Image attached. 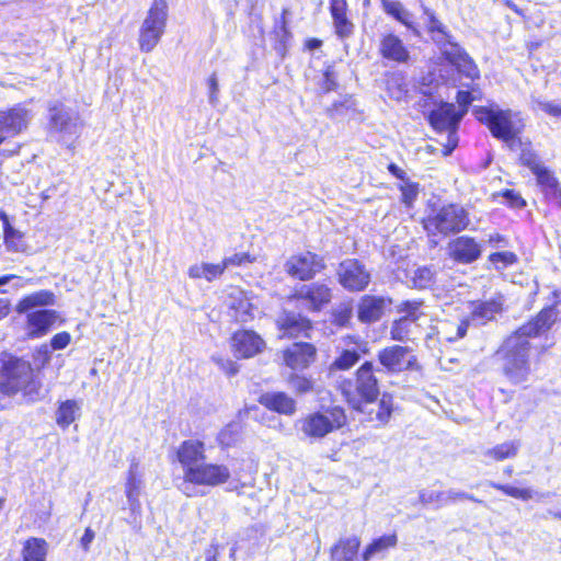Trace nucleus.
Wrapping results in <instances>:
<instances>
[{
	"label": "nucleus",
	"instance_id": "6ab92c4d",
	"mask_svg": "<svg viewBox=\"0 0 561 561\" xmlns=\"http://www.w3.org/2000/svg\"><path fill=\"white\" fill-rule=\"evenodd\" d=\"M558 319V311L554 307H549L539 312V314L525 325L520 327L514 334L522 339L538 336L547 332Z\"/></svg>",
	"mask_w": 561,
	"mask_h": 561
},
{
	"label": "nucleus",
	"instance_id": "c756f323",
	"mask_svg": "<svg viewBox=\"0 0 561 561\" xmlns=\"http://www.w3.org/2000/svg\"><path fill=\"white\" fill-rule=\"evenodd\" d=\"M260 403L280 414L291 415L296 411V402L284 392H270L262 394Z\"/></svg>",
	"mask_w": 561,
	"mask_h": 561
},
{
	"label": "nucleus",
	"instance_id": "5fc2aeb1",
	"mask_svg": "<svg viewBox=\"0 0 561 561\" xmlns=\"http://www.w3.org/2000/svg\"><path fill=\"white\" fill-rule=\"evenodd\" d=\"M50 359L51 353L46 344L38 346L33 354V360L37 369L44 368Z\"/></svg>",
	"mask_w": 561,
	"mask_h": 561
},
{
	"label": "nucleus",
	"instance_id": "c03bdc74",
	"mask_svg": "<svg viewBox=\"0 0 561 561\" xmlns=\"http://www.w3.org/2000/svg\"><path fill=\"white\" fill-rule=\"evenodd\" d=\"M4 243L9 251L12 252H24L26 244L23 240V233L15 228H8V231L3 232Z\"/></svg>",
	"mask_w": 561,
	"mask_h": 561
},
{
	"label": "nucleus",
	"instance_id": "69168bd1",
	"mask_svg": "<svg viewBox=\"0 0 561 561\" xmlns=\"http://www.w3.org/2000/svg\"><path fill=\"white\" fill-rule=\"evenodd\" d=\"M12 280H14L13 288H15V289L23 288L25 286V284L28 283V280H24L20 276H16L14 274H8V275L0 276V286H4Z\"/></svg>",
	"mask_w": 561,
	"mask_h": 561
},
{
	"label": "nucleus",
	"instance_id": "37998d69",
	"mask_svg": "<svg viewBox=\"0 0 561 561\" xmlns=\"http://www.w3.org/2000/svg\"><path fill=\"white\" fill-rule=\"evenodd\" d=\"M419 500L423 505H432L435 508L443 507L446 504L445 491L434 489H423L419 493Z\"/></svg>",
	"mask_w": 561,
	"mask_h": 561
},
{
	"label": "nucleus",
	"instance_id": "f3484780",
	"mask_svg": "<svg viewBox=\"0 0 561 561\" xmlns=\"http://www.w3.org/2000/svg\"><path fill=\"white\" fill-rule=\"evenodd\" d=\"M264 347L265 342L253 331H238L232 336V350L239 357H253L261 353Z\"/></svg>",
	"mask_w": 561,
	"mask_h": 561
},
{
	"label": "nucleus",
	"instance_id": "e433bc0d",
	"mask_svg": "<svg viewBox=\"0 0 561 561\" xmlns=\"http://www.w3.org/2000/svg\"><path fill=\"white\" fill-rule=\"evenodd\" d=\"M47 554V542L44 539L31 538L26 540L23 548L24 561H45Z\"/></svg>",
	"mask_w": 561,
	"mask_h": 561
},
{
	"label": "nucleus",
	"instance_id": "a19ab883",
	"mask_svg": "<svg viewBox=\"0 0 561 561\" xmlns=\"http://www.w3.org/2000/svg\"><path fill=\"white\" fill-rule=\"evenodd\" d=\"M383 9L388 14L392 15L396 20L411 28L415 34H419V32L410 21V13L404 9V7L400 2L383 1Z\"/></svg>",
	"mask_w": 561,
	"mask_h": 561
},
{
	"label": "nucleus",
	"instance_id": "13d9d810",
	"mask_svg": "<svg viewBox=\"0 0 561 561\" xmlns=\"http://www.w3.org/2000/svg\"><path fill=\"white\" fill-rule=\"evenodd\" d=\"M70 342L71 335L68 332H59L50 339V347L54 351H61L65 350Z\"/></svg>",
	"mask_w": 561,
	"mask_h": 561
},
{
	"label": "nucleus",
	"instance_id": "423d86ee",
	"mask_svg": "<svg viewBox=\"0 0 561 561\" xmlns=\"http://www.w3.org/2000/svg\"><path fill=\"white\" fill-rule=\"evenodd\" d=\"M231 473L227 466L218 463L201 462L197 467L191 468L183 477L180 490L188 497L203 495L199 486L215 488L225 484Z\"/></svg>",
	"mask_w": 561,
	"mask_h": 561
},
{
	"label": "nucleus",
	"instance_id": "bf43d9fd",
	"mask_svg": "<svg viewBox=\"0 0 561 561\" xmlns=\"http://www.w3.org/2000/svg\"><path fill=\"white\" fill-rule=\"evenodd\" d=\"M225 270L226 267L224 265V262L218 264L205 263V279L208 282H213L214 279L221 276Z\"/></svg>",
	"mask_w": 561,
	"mask_h": 561
},
{
	"label": "nucleus",
	"instance_id": "774afa93",
	"mask_svg": "<svg viewBox=\"0 0 561 561\" xmlns=\"http://www.w3.org/2000/svg\"><path fill=\"white\" fill-rule=\"evenodd\" d=\"M208 88H209V102L211 104H215L217 102L218 91H219L218 80H217V77L215 73H213L208 79Z\"/></svg>",
	"mask_w": 561,
	"mask_h": 561
},
{
	"label": "nucleus",
	"instance_id": "a211bd4d",
	"mask_svg": "<svg viewBox=\"0 0 561 561\" xmlns=\"http://www.w3.org/2000/svg\"><path fill=\"white\" fill-rule=\"evenodd\" d=\"M445 58L457 68V70L470 79L479 77V70L473 60L457 45L451 42L443 47Z\"/></svg>",
	"mask_w": 561,
	"mask_h": 561
},
{
	"label": "nucleus",
	"instance_id": "6e6d98bb",
	"mask_svg": "<svg viewBox=\"0 0 561 561\" xmlns=\"http://www.w3.org/2000/svg\"><path fill=\"white\" fill-rule=\"evenodd\" d=\"M239 434V425L238 424H229L226 428H224L218 436L219 443L224 446H231L237 440V436Z\"/></svg>",
	"mask_w": 561,
	"mask_h": 561
},
{
	"label": "nucleus",
	"instance_id": "a878e982",
	"mask_svg": "<svg viewBox=\"0 0 561 561\" xmlns=\"http://www.w3.org/2000/svg\"><path fill=\"white\" fill-rule=\"evenodd\" d=\"M278 327L284 336H309L311 322L300 314L287 313L278 320Z\"/></svg>",
	"mask_w": 561,
	"mask_h": 561
},
{
	"label": "nucleus",
	"instance_id": "cd10ccee",
	"mask_svg": "<svg viewBox=\"0 0 561 561\" xmlns=\"http://www.w3.org/2000/svg\"><path fill=\"white\" fill-rule=\"evenodd\" d=\"M345 0H331L330 11L333 20L335 33L341 38L350 37L354 31V24L346 15Z\"/></svg>",
	"mask_w": 561,
	"mask_h": 561
},
{
	"label": "nucleus",
	"instance_id": "4be33fe9",
	"mask_svg": "<svg viewBox=\"0 0 561 561\" xmlns=\"http://www.w3.org/2000/svg\"><path fill=\"white\" fill-rule=\"evenodd\" d=\"M205 447L198 440H185L178 449V459L183 467V477L191 468L197 467L205 460Z\"/></svg>",
	"mask_w": 561,
	"mask_h": 561
},
{
	"label": "nucleus",
	"instance_id": "f257e3e1",
	"mask_svg": "<svg viewBox=\"0 0 561 561\" xmlns=\"http://www.w3.org/2000/svg\"><path fill=\"white\" fill-rule=\"evenodd\" d=\"M54 305L55 294L45 289L26 295L16 304L15 311L26 314L24 330L28 339L44 337L58 320L64 322L58 311L46 309Z\"/></svg>",
	"mask_w": 561,
	"mask_h": 561
},
{
	"label": "nucleus",
	"instance_id": "9b49d317",
	"mask_svg": "<svg viewBox=\"0 0 561 561\" xmlns=\"http://www.w3.org/2000/svg\"><path fill=\"white\" fill-rule=\"evenodd\" d=\"M337 277L340 284L350 291L364 290L370 282L369 272L362 263L354 259L340 263Z\"/></svg>",
	"mask_w": 561,
	"mask_h": 561
},
{
	"label": "nucleus",
	"instance_id": "412c9836",
	"mask_svg": "<svg viewBox=\"0 0 561 561\" xmlns=\"http://www.w3.org/2000/svg\"><path fill=\"white\" fill-rule=\"evenodd\" d=\"M316 352L310 343H294L284 352V360L291 369H305L314 362Z\"/></svg>",
	"mask_w": 561,
	"mask_h": 561
},
{
	"label": "nucleus",
	"instance_id": "5701e85b",
	"mask_svg": "<svg viewBox=\"0 0 561 561\" xmlns=\"http://www.w3.org/2000/svg\"><path fill=\"white\" fill-rule=\"evenodd\" d=\"M331 289L319 283L302 286L298 291V299L305 301L311 310H320L331 300Z\"/></svg>",
	"mask_w": 561,
	"mask_h": 561
},
{
	"label": "nucleus",
	"instance_id": "8fccbe9b",
	"mask_svg": "<svg viewBox=\"0 0 561 561\" xmlns=\"http://www.w3.org/2000/svg\"><path fill=\"white\" fill-rule=\"evenodd\" d=\"M402 194V203L411 207L419 194V185L409 180L402 182L399 186Z\"/></svg>",
	"mask_w": 561,
	"mask_h": 561
},
{
	"label": "nucleus",
	"instance_id": "aec40b11",
	"mask_svg": "<svg viewBox=\"0 0 561 561\" xmlns=\"http://www.w3.org/2000/svg\"><path fill=\"white\" fill-rule=\"evenodd\" d=\"M449 255L457 262L469 264L479 259L481 247L470 237H459L448 244Z\"/></svg>",
	"mask_w": 561,
	"mask_h": 561
},
{
	"label": "nucleus",
	"instance_id": "3c124183",
	"mask_svg": "<svg viewBox=\"0 0 561 561\" xmlns=\"http://www.w3.org/2000/svg\"><path fill=\"white\" fill-rule=\"evenodd\" d=\"M489 261L495 265L496 268H505L517 261L515 253L511 251L495 252L489 256Z\"/></svg>",
	"mask_w": 561,
	"mask_h": 561
},
{
	"label": "nucleus",
	"instance_id": "9d476101",
	"mask_svg": "<svg viewBox=\"0 0 561 561\" xmlns=\"http://www.w3.org/2000/svg\"><path fill=\"white\" fill-rule=\"evenodd\" d=\"M49 129L59 135L60 142L72 149L81 134L82 123L78 113L62 104H55L49 108Z\"/></svg>",
	"mask_w": 561,
	"mask_h": 561
},
{
	"label": "nucleus",
	"instance_id": "338daca9",
	"mask_svg": "<svg viewBox=\"0 0 561 561\" xmlns=\"http://www.w3.org/2000/svg\"><path fill=\"white\" fill-rule=\"evenodd\" d=\"M336 88L335 76L331 68H328L324 72L322 82V89L324 92H330Z\"/></svg>",
	"mask_w": 561,
	"mask_h": 561
},
{
	"label": "nucleus",
	"instance_id": "39448f33",
	"mask_svg": "<svg viewBox=\"0 0 561 561\" xmlns=\"http://www.w3.org/2000/svg\"><path fill=\"white\" fill-rule=\"evenodd\" d=\"M340 390L347 403L355 410H362L364 402H374L379 394V387L373 363L365 362L356 370L353 379L342 380Z\"/></svg>",
	"mask_w": 561,
	"mask_h": 561
},
{
	"label": "nucleus",
	"instance_id": "ea45409f",
	"mask_svg": "<svg viewBox=\"0 0 561 561\" xmlns=\"http://www.w3.org/2000/svg\"><path fill=\"white\" fill-rule=\"evenodd\" d=\"M519 446L520 444L517 440L504 442L491 449H488L485 455L496 461H502L507 458L515 457L517 455Z\"/></svg>",
	"mask_w": 561,
	"mask_h": 561
},
{
	"label": "nucleus",
	"instance_id": "79ce46f5",
	"mask_svg": "<svg viewBox=\"0 0 561 561\" xmlns=\"http://www.w3.org/2000/svg\"><path fill=\"white\" fill-rule=\"evenodd\" d=\"M393 410V399L389 393H383L377 403V409L373 410L371 413H375V419L381 424L385 425L388 423L391 413Z\"/></svg>",
	"mask_w": 561,
	"mask_h": 561
},
{
	"label": "nucleus",
	"instance_id": "0e129e2a",
	"mask_svg": "<svg viewBox=\"0 0 561 561\" xmlns=\"http://www.w3.org/2000/svg\"><path fill=\"white\" fill-rule=\"evenodd\" d=\"M538 106L541 111L553 117H561V105L554 102L539 101Z\"/></svg>",
	"mask_w": 561,
	"mask_h": 561
},
{
	"label": "nucleus",
	"instance_id": "7ed1b4c3",
	"mask_svg": "<svg viewBox=\"0 0 561 561\" xmlns=\"http://www.w3.org/2000/svg\"><path fill=\"white\" fill-rule=\"evenodd\" d=\"M473 113L479 122L486 125L493 137L503 140L511 149L515 148L518 135L525 127L519 113L499 106L477 107Z\"/></svg>",
	"mask_w": 561,
	"mask_h": 561
},
{
	"label": "nucleus",
	"instance_id": "c9c22d12",
	"mask_svg": "<svg viewBox=\"0 0 561 561\" xmlns=\"http://www.w3.org/2000/svg\"><path fill=\"white\" fill-rule=\"evenodd\" d=\"M502 304L501 298L479 302L471 312L472 320L484 323L493 319L502 310Z\"/></svg>",
	"mask_w": 561,
	"mask_h": 561
},
{
	"label": "nucleus",
	"instance_id": "bb28decb",
	"mask_svg": "<svg viewBox=\"0 0 561 561\" xmlns=\"http://www.w3.org/2000/svg\"><path fill=\"white\" fill-rule=\"evenodd\" d=\"M385 309V299L376 296H363L358 304L357 316L359 321L371 323L378 321Z\"/></svg>",
	"mask_w": 561,
	"mask_h": 561
},
{
	"label": "nucleus",
	"instance_id": "603ef678",
	"mask_svg": "<svg viewBox=\"0 0 561 561\" xmlns=\"http://www.w3.org/2000/svg\"><path fill=\"white\" fill-rule=\"evenodd\" d=\"M288 382L290 388L300 394L310 392L313 389L312 380L305 376L291 375Z\"/></svg>",
	"mask_w": 561,
	"mask_h": 561
},
{
	"label": "nucleus",
	"instance_id": "20e7f679",
	"mask_svg": "<svg viewBox=\"0 0 561 561\" xmlns=\"http://www.w3.org/2000/svg\"><path fill=\"white\" fill-rule=\"evenodd\" d=\"M503 375L512 385H522L529 380L531 365L529 362L530 344L514 333L508 336L501 351Z\"/></svg>",
	"mask_w": 561,
	"mask_h": 561
},
{
	"label": "nucleus",
	"instance_id": "dca6fc26",
	"mask_svg": "<svg viewBox=\"0 0 561 561\" xmlns=\"http://www.w3.org/2000/svg\"><path fill=\"white\" fill-rule=\"evenodd\" d=\"M30 113L22 106L0 111V145L5 137L15 136L27 127Z\"/></svg>",
	"mask_w": 561,
	"mask_h": 561
},
{
	"label": "nucleus",
	"instance_id": "0eeeda50",
	"mask_svg": "<svg viewBox=\"0 0 561 561\" xmlns=\"http://www.w3.org/2000/svg\"><path fill=\"white\" fill-rule=\"evenodd\" d=\"M345 424L346 415L343 409L334 407L307 414L298 421V428L306 439L317 442Z\"/></svg>",
	"mask_w": 561,
	"mask_h": 561
},
{
	"label": "nucleus",
	"instance_id": "2eb2a0df",
	"mask_svg": "<svg viewBox=\"0 0 561 561\" xmlns=\"http://www.w3.org/2000/svg\"><path fill=\"white\" fill-rule=\"evenodd\" d=\"M379 363L390 373H400L412 368L416 358L410 354L408 347L392 345L378 353Z\"/></svg>",
	"mask_w": 561,
	"mask_h": 561
},
{
	"label": "nucleus",
	"instance_id": "72a5a7b5",
	"mask_svg": "<svg viewBox=\"0 0 561 561\" xmlns=\"http://www.w3.org/2000/svg\"><path fill=\"white\" fill-rule=\"evenodd\" d=\"M230 308L233 311L232 317H234L237 321L247 322L254 317L252 302L240 290L231 295Z\"/></svg>",
	"mask_w": 561,
	"mask_h": 561
},
{
	"label": "nucleus",
	"instance_id": "473e14b6",
	"mask_svg": "<svg viewBox=\"0 0 561 561\" xmlns=\"http://www.w3.org/2000/svg\"><path fill=\"white\" fill-rule=\"evenodd\" d=\"M397 543L398 537L396 534L383 535L376 538L365 547L360 554V561H371L375 557L382 556L389 549L394 548Z\"/></svg>",
	"mask_w": 561,
	"mask_h": 561
},
{
	"label": "nucleus",
	"instance_id": "e2e57ef3",
	"mask_svg": "<svg viewBox=\"0 0 561 561\" xmlns=\"http://www.w3.org/2000/svg\"><path fill=\"white\" fill-rule=\"evenodd\" d=\"M502 196L505 199V202L512 207L522 208L526 205L520 194L515 192L514 190H505L502 193Z\"/></svg>",
	"mask_w": 561,
	"mask_h": 561
},
{
	"label": "nucleus",
	"instance_id": "f03ea898",
	"mask_svg": "<svg viewBox=\"0 0 561 561\" xmlns=\"http://www.w3.org/2000/svg\"><path fill=\"white\" fill-rule=\"evenodd\" d=\"M0 391L7 396L22 393L28 400H35L39 382L34 377L31 363L18 357L4 360L0 370Z\"/></svg>",
	"mask_w": 561,
	"mask_h": 561
},
{
	"label": "nucleus",
	"instance_id": "b1692460",
	"mask_svg": "<svg viewBox=\"0 0 561 561\" xmlns=\"http://www.w3.org/2000/svg\"><path fill=\"white\" fill-rule=\"evenodd\" d=\"M144 488L142 474L139 472L138 463L133 462L128 470L125 493L131 513H139L141 510L140 494Z\"/></svg>",
	"mask_w": 561,
	"mask_h": 561
},
{
	"label": "nucleus",
	"instance_id": "680f3d73",
	"mask_svg": "<svg viewBox=\"0 0 561 561\" xmlns=\"http://www.w3.org/2000/svg\"><path fill=\"white\" fill-rule=\"evenodd\" d=\"M388 91L390 93V96L398 101L401 100L407 93V89L400 79H392L391 81H389Z\"/></svg>",
	"mask_w": 561,
	"mask_h": 561
},
{
	"label": "nucleus",
	"instance_id": "4d7b16f0",
	"mask_svg": "<svg viewBox=\"0 0 561 561\" xmlns=\"http://www.w3.org/2000/svg\"><path fill=\"white\" fill-rule=\"evenodd\" d=\"M255 261V257H252L248 253H234L230 256H227L222 260L226 268L230 266H242L247 263H252Z\"/></svg>",
	"mask_w": 561,
	"mask_h": 561
},
{
	"label": "nucleus",
	"instance_id": "7c9ffc66",
	"mask_svg": "<svg viewBox=\"0 0 561 561\" xmlns=\"http://www.w3.org/2000/svg\"><path fill=\"white\" fill-rule=\"evenodd\" d=\"M469 322L467 319L458 321L442 320L436 327V333L439 341L455 342L462 339L468 330Z\"/></svg>",
	"mask_w": 561,
	"mask_h": 561
},
{
	"label": "nucleus",
	"instance_id": "09e8293b",
	"mask_svg": "<svg viewBox=\"0 0 561 561\" xmlns=\"http://www.w3.org/2000/svg\"><path fill=\"white\" fill-rule=\"evenodd\" d=\"M489 485H491L494 489H497L505 493L508 496L520 499L524 501H528L534 497L535 492L531 489H519L511 485L505 484H499L495 482H489Z\"/></svg>",
	"mask_w": 561,
	"mask_h": 561
},
{
	"label": "nucleus",
	"instance_id": "6e6552de",
	"mask_svg": "<svg viewBox=\"0 0 561 561\" xmlns=\"http://www.w3.org/2000/svg\"><path fill=\"white\" fill-rule=\"evenodd\" d=\"M168 21L165 0H153L139 30V49L150 53L159 44L164 34Z\"/></svg>",
	"mask_w": 561,
	"mask_h": 561
},
{
	"label": "nucleus",
	"instance_id": "a18cd8bd",
	"mask_svg": "<svg viewBox=\"0 0 561 561\" xmlns=\"http://www.w3.org/2000/svg\"><path fill=\"white\" fill-rule=\"evenodd\" d=\"M413 324H414V322H412L403 317L400 318L399 320L394 321L391 327V330H390L391 339L394 341H401V342L408 340L410 334L412 333Z\"/></svg>",
	"mask_w": 561,
	"mask_h": 561
},
{
	"label": "nucleus",
	"instance_id": "393cba45",
	"mask_svg": "<svg viewBox=\"0 0 561 561\" xmlns=\"http://www.w3.org/2000/svg\"><path fill=\"white\" fill-rule=\"evenodd\" d=\"M359 548L358 536L341 537L330 549L331 561H357Z\"/></svg>",
	"mask_w": 561,
	"mask_h": 561
},
{
	"label": "nucleus",
	"instance_id": "4468645a",
	"mask_svg": "<svg viewBox=\"0 0 561 561\" xmlns=\"http://www.w3.org/2000/svg\"><path fill=\"white\" fill-rule=\"evenodd\" d=\"M322 267L321 259L311 252L293 255L285 264L286 272L301 280L313 277Z\"/></svg>",
	"mask_w": 561,
	"mask_h": 561
},
{
	"label": "nucleus",
	"instance_id": "ddd939ff",
	"mask_svg": "<svg viewBox=\"0 0 561 561\" xmlns=\"http://www.w3.org/2000/svg\"><path fill=\"white\" fill-rule=\"evenodd\" d=\"M466 114V110H457L453 103H444L433 110L428 116L431 125L439 131L449 133V141L456 134L459 122Z\"/></svg>",
	"mask_w": 561,
	"mask_h": 561
},
{
	"label": "nucleus",
	"instance_id": "49530a36",
	"mask_svg": "<svg viewBox=\"0 0 561 561\" xmlns=\"http://www.w3.org/2000/svg\"><path fill=\"white\" fill-rule=\"evenodd\" d=\"M426 15V26L430 33L433 34L434 41H442L448 37L445 26L443 23L434 15V13L430 10H425Z\"/></svg>",
	"mask_w": 561,
	"mask_h": 561
},
{
	"label": "nucleus",
	"instance_id": "de8ad7c7",
	"mask_svg": "<svg viewBox=\"0 0 561 561\" xmlns=\"http://www.w3.org/2000/svg\"><path fill=\"white\" fill-rule=\"evenodd\" d=\"M399 311L404 313L403 318L414 323L425 316L421 301H404L400 305Z\"/></svg>",
	"mask_w": 561,
	"mask_h": 561
},
{
	"label": "nucleus",
	"instance_id": "2f4dec72",
	"mask_svg": "<svg viewBox=\"0 0 561 561\" xmlns=\"http://www.w3.org/2000/svg\"><path fill=\"white\" fill-rule=\"evenodd\" d=\"M536 179L545 196L561 208V186L553 173L546 169L538 173Z\"/></svg>",
	"mask_w": 561,
	"mask_h": 561
},
{
	"label": "nucleus",
	"instance_id": "052dcab7",
	"mask_svg": "<svg viewBox=\"0 0 561 561\" xmlns=\"http://www.w3.org/2000/svg\"><path fill=\"white\" fill-rule=\"evenodd\" d=\"M445 494H446V504L454 503L458 500H469V501H473L477 503H482V501L476 499L473 495L462 492V491H457L454 489L445 491Z\"/></svg>",
	"mask_w": 561,
	"mask_h": 561
},
{
	"label": "nucleus",
	"instance_id": "1a4fd4ad",
	"mask_svg": "<svg viewBox=\"0 0 561 561\" xmlns=\"http://www.w3.org/2000/svg\"><path fill=\"white\" fill-rule=\"evenodd\" d=\"M469 224L466 210L455 204L443 206L424 220V228L431 234L456 233Z\"/></svg>",
	"mask_w": 561,
	"mask_h": 561
},
{
	"label": "nucleus",
	"instance_id": "4c0bfd02",
	"mask_svg": "<svg viewBox=\"0 0 561 561\" xmlns=\"http://www.w3.org/2000/svg\"><path fill=\"white\" fill-rule=\"evenodd\" d=\"M80 407L75 400H67L62 402L56 413L57 424L66 428L79 416Z\"/></svg>",
	"mask_w": 561,
	"mask_h": 561
},
{
	"label": "nucleus",
	"instance_id": "58836bf2",
	"mask_svg": "<svg viewBox=\"0 0 561 561\" xmlns=\"http://www.w3.org/2000/svg\"><path fill=\"white\" fill-rule=\"evenodd\" d=\"M434 276L431 267L422 266L410 272L408 283L415 288H427L433 284Z\"/></svg>",
	"mask_w": 561,
	"mask_h": 561
},
{
	"label": "nucleus",
	"instance_id": "c85d7f7f",
	"mask_svg": "<svg viewBox=\"0 0 561 561\" xmlns=\"http://www.w3.org/2000/svg\"><path fill=\"white\" fill-rule=\"evenodd\" d=\"M379 50L383 58L392 61L407 62L410 58L403 42L393 34H388L381 39Z\"/></svg>",
	"mask_w": 561,
	"mask_h": 561
},
{
	"label": "nucleus",
	"instance_id": "f8f14e48",
	"mask_svg": "<svg viewBox=\"0 0 561 561\" xmlns=\"http://www.w3.org/2000/svg\"><path fill=\"white\" fill-rule=\"evenodd\" d=\"M342 351L332 363V368L337 370H347L352 368L360 358L362 354H367L368 343L356 335H345L340 340Z\"/></svg>",
	"mask_w": 561,
	"mask_h": 561
},
{
	"label": "nucleus",
	"instance_id": "864d4df0",
	"mask_svg": "<svg viewBox=\"0 0 561 561\" xmlns=\"http://www.w3.org/2000/svg\"><path fill=\"white\" fill-rule=\"evenodd\" d=\"M352 308L348 305H340L333 312V323L339 327H346L352 319Z\"/></svg>",
	"mask_w": 561,
	"mask_h": 561
},
{
	"label": "nucleus",
	"instance_id": "f704fd0d",
	"mask_svg": "<svg viewBox=\"0 0 561 561\" xmlns=\"http://www.w3.org/2000/svg\"><path fill=\"white\" fill-rule=\"evenodd\" d=\"M520 147L519 160L523 165L527 167L535 175L542 172L547 168L542 164L539 156L531 148L530 142H523L520 138L516 140V145Z\"/></svg>",
	"mask_w": 561,
	"mask_h": 561
}]
</instances>
